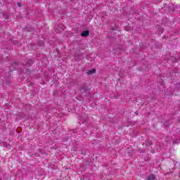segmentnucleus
<instances>
[{
  "instance_id": "obj_6",
  "label": "nucleus",
  "mask_w": 180,
  "mask_h": 180,
  "mask_svg": "<svg viewBox=\"0 0 180 180\" xmlns=\"http://www.w3.org/2000/svg\"><path fill=\"white\" fill-rule=\"evenodd\" d=\"M17 5L19 8H20V6H22V3L18 2Z\"/></svg>"
},
{
  "instance_id": "obj_9",
  "label": "nucleus",
  "mask_w": 180,
  "mask_h": 180,
  "mask_svg": "<svg viewBox=\"0 0 180 180\" xmlns=\"http://www.w3.org/2000/svg\"><path fill=\"white\" fill-rule=\"evenodd\" d=\"M62 30H64V27H62Z\"/></svg>"
},
{
  "instance_id": "obj_1",
  "label": "nucleus",
  "mask_w": 180,
  "mask_h": 180,
  "mask_svg": "<svg viewBox=\"0 0 180 180\" xmlns=\"http://www.w3.org/2000/svg\"><path fill=\"white\" fill-rule=\"evenodd\" d=\"M82 37H88V36H89V31L88 30L83 31V32L82 33Z\"/></svg>"
},
{
  "instance_id": "obj_2",
  "label": "nucleus",
  "mask_w": 180,
  "mask_h": 180,
  "mask_svg": "<svg viewBox=\"0 0 180 180\" xmlns=\"http://www.w3.org/2000/svg\"><path fill=\"white\" fill-rule=\"evenodd\" d=\"M155 176L154 174L149 175L146 180H155Z\"/></svg>"
},
{
  "instance_id": "obj_8",
  "label": "nucleus",
  "mask_w": 180,
  "mask_h": 180,
  "mask_svg": "<svg viewBox=\"0 0 180 180\" xmlns=\"http://www.w3.org/2000/svg\"><path fill=\"white\" fill-rule=\"evenodd\" d=\"M12 74V71L8 72V75H11Z\"/></svg>"
},
{
  "instance_id": "obj_7",
  "label": "nucleus",
  "mask_w": 180,
  "mask_h": 180,
  "mask_svg": "<svg viewBox=\"0 0 180 180\" xmlns=\"http://www.w3.org/2000/svg\"><path fill=\"white\" fill-rule=\"evenodd\" d=\"M6 82L7 84H9V82H11V80H10V79H8V80L6 81Z\"/></svg>"
},
{
  "instance_id": "obj_3",
  "label": "nucleus",
  "mask_w": 180,
  "mask_h": 180,
  "mask_svg": "<svg viewBox=\"0 0 180 180\" xmlns=\"http://www.w3.org/2000/svg\"><path fill=\"white\" fill-rule=\"evenodd\" d=\"M95 72H96V70L95 69H91L90 70H89L87 72V74H89V75H92V74H95Z\"/></svg>"
},
{
  "instance_id": "obj_5",
  "label": "nucleus",
  "mask_w": 180,
  "mask_h": 180,
  "mask_svg": "<svg viewBox=\"0 0 180 180\" xmlns=\"http://www.w3.org/2000/svg\"><path fill=\"white\" fill-rule=\"evenodd\" d=\"M87 91H88V89L84 86L81 88L82 92H86Z\"/></svg>"
},
{
  "instance_id": "obj_4",
  "label": "nucleus",
  "mask_w": 180,
  "mask_h": 180,
  "mask_svg": "<svg viewBox=\"0 0 180 180\" xmlns=\"http://www.w3.org/2000/svg\"><path fill=\"white\" fill-rule=\"evenodd\" d=\"M32 64H33V61L32 60H28L27 63H25V65H26V67H30V65H32Z\"/></svg>"
},
{
  "instance_id": "obj_10",
  "label": "nucleus",
  "mask_w": 180,
  "mask_h": 180,
  "mask_svg": "<svg viewBox=\"0 0 180 180\" xmlns=\"http://www.w3.org/2000/svg\"><path fill=\"white\" fill-rule=\"evenodd\" d=\"M41 46H43V41L41 43Z\"/></svg>"
}]
</instances>
